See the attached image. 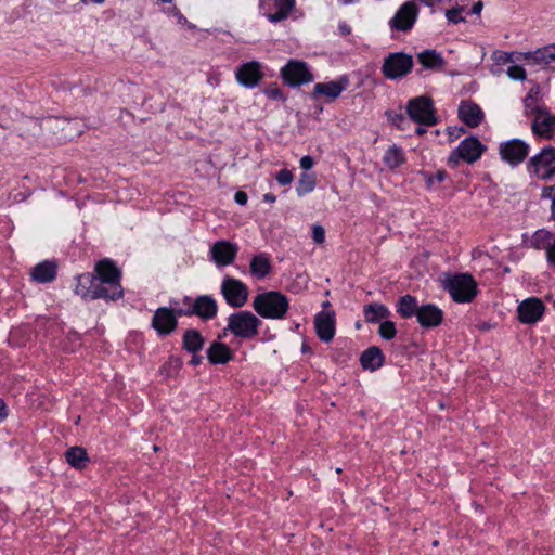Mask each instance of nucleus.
I'll return each instance as SVG.
<instances>
[{
	"instance_id": "nucleus-1",
	"label": "nucleus",
	"mask_w": 555,
	"mask_h": 555,
	"mask_svg": "<svg viewBox=\"0 0 555 555\" xmlns=\"http://www.w3.org/2000/svg\"><path fill=\"white\" fill-rule=\"evenodd\" d=\"M440 282L456 302H469L477 294V283L468 273H443Z\"/></svg>"
},
{
	"instance_id": "nucleus-2",
	"label": "nucleus",
	"mask_w": 555,
	"mask_h": 555,
	"mask_svg": "<svg viewBox=\"0 0 555 555\" xmlns=\"http://www.w3.org/2000/svg\"><path fill=\"white\" fill-rule=\"evenodd\" d=\"M253 308L264 319H282L288 310V299L280 292H266L254 298Z\"/></svg>"
},
{
	"instance_id": "nucleus-3",
	"label": "nucleus",
	"mask_w": 555,
	"mask_h": 555,
	"mask_svg": "<svg viewBox=\"0 0 555 555\" xmlns=\"http://www.w3.org/2000/svg\"><path fill=\"white\" fill-rule=\"evenodd\" d=\"M261 321L249 311H238L228 318L224 331H230L236 337L249 339L258 335Z\"/></svg>"
},
{
	"instance_id": "nucleus-4",
	"label": "nucleus",
	"mask_w": 555,
	"mask_h": 555,
	"mask_svg": "<svg viewBox=\"0 0 555 555\" xmlns=\"http://www.w3.org/2000/svg\"><path fill=\"white\" fill-rule=\"evenodd\" d=\"M406 113L411 120L425 127L435 126L438 122L434 102L426 95L411 99L406 104Z\"/></svg>"
},
{
	"instance_id": "nucleus-5",
	"label": "nucleus",
	"mask_w": 555,
	"mask_h": 555,
	"mask_svg": "<svg viewBox=\"0 0 555 555\" xmlns=\"http://www.w3.org/2000/svg\"><path fill=\"white\" fill-rule=\"evenodd\" d=\"M528 170L540 180H550L555 176V147L546 146L528 162Z\"/></svg>"
},
{
	"instance_id": "nucleus-6",
	"label": "nucleus",
	"mask_w": 555,
	"mask_h": 555,
	"mask_svg": "<svg viewBox=\"0 0 555 555\" xmlns=\"http://www.w3.org/2000/svg\"><path fill=\"white\" fill-rule=\"evenodd\" d=\"M220 292L232 308H241L248 300V287L242 281L228 275L222 280Z\"/></svg>"
},
{
	"instance_id": "nucleus-7",
	"label": "nucleus",
	"mask_w": 555,
	"mask_h": 555,
	"mask_svg": "<svg viewBox=\"0 0 555 555\" xmlns=\"http://www.w3.org/2000/svg\"><path fill=\"white\" fill-rule=\"evenodd\" d=\"M413 57L409 54L396 52L389 54L382 66L384 76L388 79L402 78L411 72Z\"/></svg>"
},
{
	"instance_id": "nucleus-8",
	"label": "nucleus",
	"mask_w": 555,
	"mask_h": 555,
	"mask_svg": "<svg viewBox=\"0 0 555 555\" xmlns=\"http://www.w3.org/2000/svg\"><path fill=\"white\" fill-rule=\"evenodd\" d=\"M418 16V7L413 1L403 3L389 21L391 30L406 33L411 30Z\"/></svg>"
},
{
	"instance_id": "nucleus-9",
	"label": "nucleus",
	"mask_w": 555,
	"mask_h": 555,
	"mask_svg": "<svg viewBox=\"0 0 555 555\" xmlns=\"http://www.w3.org/2000/svg\"><path fill=\"white\" fill-rule=\"evenodd\" d=\"M485 151V146L474 137L463 140L459 147L449 156V163L455 166L461 158L467 163L476 162Z\"/></svg>"
},
{
	"instance_id": "nucleus-10",
	"label": "nucleus",
	"mask_w": 555,
	"mask_h": 555,
	"mask_svg": "<svg viewBox=\"0 0 555 555\" xmlns=\"http://www.w3.org/2000/svg\"><path fill=\"white\" fill-rule=\"evenodd\" d=\"M282 77L292 87H297L312 81L313 75L308 68L306 62L291 60L282 68Z\"/></svg>"
},
{
	"instance_id": "nucleus-11",
	"label": "nucleus",
	"mask_w": 555,
	"mask_h": 555,
	"mask_svg": "<svg viewBox=\"0 0 555 555\" xmlns=\"http://www.w3.org/2000/svg\"><path fill=\"white\" fill-rule=\"evenodd\" d=\"M545 306L540 298L530 297L518 305L519 321L524 324H534L544 314Z\"/></svg>"
},
{
	"instance_id": "nucleus-12",
	"label": "nucleus",
	"mask_w": 555,
	"mask_h": 555,
	"mask_svg": "<svg viewBox=\"0 0 555 555\" xmlns=\"http://www.w3.org/2000/svg\"><path fill=\"white\" fill-rule=\"evenodd\" d=\"M531 129L535 135L551 139L555 133V114H551L546 108L537 107Z\"/></svg>"
},
{
	"instance_id": "nucleus-13",
	"label": "nucleus",
	"mask_w": 555,
	"mask_h": 555,
	"mask_svg": "<svg viewBox=\"0 0 555 555\" xmlns=\"http://www.w3.org/2000/svg\"><path fill=\"white\" fill-rule=\"evenodd\" d=\"M529 145L519 139H513L500 145V155L512 166L521 163L528 155Z\"/></svg>"
},
{
	"instance_id": "nucleus-14",
	"label": "nucleus",
	"mask_w": 555,
	"mask_h": 555,
	"mask_svg": "<svg viewBox=\"0 0 555 555\" xmlns=\"http://www.w3.org/2000/svg\"><path fill=\"white\" fill-rule=\"evenodd\" d=\"M178 326L176 313L171 308H158L152 319V327L158 335L166 336L171 334Z\"/></svg>"
},
{
	"instance_id": "nucleus-15",
	"label": "nucleus",
	"mask_w": 555,
	"mask_h": 555,
	"mask_svg": "<svg viewBox=\"0 0 555 555\" xmlns=\"http://www.w3.org/2000/svg\"><path fill=\"white\" fill-rule=\"evenodd\" d=\"M238 247L229 241H218L210 247V258L218 267H225L235 260Z\"/></svg>"
},
{
	"instance_id": "nucleus-16",
	"label": "nucleus",
	"mask_w": 555,
	"mask_h": 555,
	"mask_svg": "<svg viewBox=\"0 0 555 555\" xmlns=\"http://www.w3.org/2000/svg\"><path fill=\"white\" fill-rule=\"evenodd\" d=\"M295 5V0H261V8L270 22L285 20Z\"/></svg>"
},
{
	"instance_id": "nucleus-17",
	"label": "nucleus",
	"mask_w": 555,
	"mask_h": 555,
	"mask_svg": "<svg viewBox=\"0 0 555 555\" xmlns=\"http://www.w3.org/2000/svg\"><path fill=\"white\" fill-rule=\"evenodd\" d=\"M314 326L319 338L325 343L333 339L335 335V312L321 311L315 315Z\"/></svg>"
},
{
	"instance_id": "nucleus-18",
	"label": "nucleus",
	"mask_w": 555,
	"mask_h": 555,
	"mask_svg": "<svg viewBox=\"0 0 555 555\" xmlns=\"http://www.w3.org/2000/svg\"><path fill=\"white\" fill-rule=\"evenodd\" d=\"M192 309L194 315L203 320H210L217 315L218 305L211 296L201 295L192 300Z\"/></svg>"
},
{
	"instance_id": "nucleus-19",
	"label": "nucleus",
	"mask_w": 555,
	"mask_h": 555,
	"mask_svg": "<svg viewBox=\"0 0 555 555\" xmlns=\"http://www.w3.org/2000/svg\"><path fill=\"white\" fill-rule=\"evenodd\" d=\"M261 76L258 62L243 64L236 72L237 81L247 88L255 87L261 79Z\"/></svg>"
},
{
	"instance_id": "nucleus-20",
	"label": "nucleus",
	"mask_w": 555,
	"mask_h": 555,
	"mask_svg": "<svg viewBox=\"0 0 555 555\" xmlns=\"http://www.w3.org/2000/svg\"><path fill=\"white\" fill-rule=\"evenodd\" d=\"M416 318L423 327H435L442 322L443 313L437 306L427 304L420 307Z\"/></svg>"
},
{
	"instance_id": "nucleus-21",
	"label": "nucleus",
	"mask_w": 555,
	"mask_h": 555,
	"mask_svg": "<svg viewBox=\"0 0 555 555\" xmlns=\"http://www.w3.org/2000/svg\"><path fill=\"white\" fill-rule=\"evenodd\" d=\"M459 117L465 125L475 128L480 125L483 113L477 104L463 102L459 107Z\"/></svg>"
},
{
	"instance_id": "nucleus-22",
	"label": "nucleus",
	"mask_w": 555,
	"mask_h": 555,
	"mask_svg": "<svg viewBox=\"0 0 555 555\" xmlns=\"http://www.w3.org/2000/svg\"><path fill=\"white\" fill-rule=\"evenodd\" d=\"M95 270L101 280V283L107 285L120 284V271L111 260H101L96 264Z\"/></svg>"
},
{
	"instance_id": "nucleus-23",
	"label": "nucleus",
	"mask_w": 555,
	"mask_h": 555,
	"mask_svg": "<svg viewBox=\"0 0 555 555\" xmlns=\"http://www.w3.org/2000/svg\"><path fill=\"white\" fill-rule=\"evenodd\" d=\"M348 81L343 78L339 81H330L317 83L313 89V96L324 95L330 100H335L347 88Z\"/></svg>"
},
{
	"instance_id": "nucleus-24",
	"label": "nucleus",
	"mask_w": 555,
	"mask_h": 555,
	"mask_svg": "<svg viewBox=\"0 0 555 555\" xmlns=\"http://www.w3.org/2000/svg\"><path fill=\"white\" fill-rule=\"evenodd\" d=\"M207 359L212 364H225L233 359V352L225 344L214 341L207 349Z\"/></svg>"
},
{
	"instance_id": "nucleus-25",
	"label": "nucleus",
	"mask_w": 555,
	"mask_h": 555,
	"mask_svg": "<svg viewBox=\"0 0 555 555\" xmlns=\"http://www.w3.org/2000/svg\"><path fill=\"white\" fill-rule=\"evenodd\" d=\"M31 279L38 283H48L56 276V264L52 261H43L31 270Z\"/></svg>"
},
{
	"instance_id": "nucleus-26",
	"label": "nucleus",
	"mask_w": 555,
	"mask_h": 555,
	"mask_svg": "<svg viewBox=\"0 0 555 555\" xmlns=\"http://www.w3.org/2000/svg\"><path fill=\"white\" fill-rule=\"evenodd\" d=\"M384 354L378 347L367 348L360 358L361 365L364 370L375 371L384 364Z\"/></svg>"
},
{
	"instance_id": "nucleus-27",
	"label": "nucleus",
	"mask_w": 555,
	"mask_h": 555,
	"mask_svg": "<svg viewBox=\"0 0 555 555\" xmlns=\"http://www.w3.org/2000/svg\"><path fill=\"white\" fill-rule=\"evenodd\" d=\"M122 296V288L120 284L107 285L100 284L94 286L93 291H91L90 298H108L112 300L118 299Z\"/></svg>"
},
{
	"instance_id": "nucleus-28",
	"label": "nucleus",
	"mask_w": 555,
	"mask_h": 555,
	"mask_svg": "<svg viewBox=\"0 0 555 555\" xmlns=\"http://www.w3.org/2000/svg\"><path fill=\"white\" fill-rule=\"evenodd\" d=\"M67 463L77 469H82L89 462L86 449L81 447H72L65 452Z\"/></svg>"
},
{
	"instance_id": "nucleus-29",
	"label": "nucleus",
	"mask_w": 555,
	"mask_h": 555,
	"mask_svg": "<svg viewBox=\"0 0 555 555\" xmlns=\"http://www.w3.org/2000/svg\"><path fill=\"white\" fill-rule=\"evenodd\" d=\"M204 346V337L194 328L186 330L183 335V348L191 352H198Z\"/></svg>"
},
{
	"instance_id": "nucleus-30",
	"label": "nucleus",
	"mask_w": 555,
	"mask_h": 555,
	"mask_svg": "<svg viewBox=\"0 0 555 555\" xmlns=\"http://www.w3.org/2000/svg\"><path fill=\"white\" fill-rule=\"evenodd\" d=\"M271 271V264L269 258L259 254L256 255L250 261V273L257 279H263Z\"/></svg>"
},
{
	"instance_id": "nucleus-31",
	"label": "nucleus",
	"mask_w": 555,
	"mask_h": 555,
	"mask_svg": "<svg viewBox=\"0 0 555 555\" xmlns=\"http://www.w3.org/2000/svg\"><path fill=\"white\" fill-rule=\"evenodd\" d=\"M418 309L420 307L417 305V300L415 297L411 295H404L400 297L398 301L397 312L402 318H411L413 315L417 317Z\"/></svg>"
},
{
	"instance_id": "nucleus-32",
	"label": "nucleus",
	"mask_w": 555,
	"mask_h": 555,
	"mask_svg": "<svg viewBox=\"0 0 555 555\" xmlns=\"http://www.w3.org/2000/svg\"><path fill=\"white\" fill-rule=\"evenodd\" d=\"M363 313L366 322L375 323L380 319L387 318L390 311L386 306L374 302L366 305L363 309Z\"/></svg>"
},
{
	"instance_id": "nucleus-33",
	"label": "nucleus",
	"mask_w": 555,
	"mask_h": 555,
	"mask_svg": "<svg viewBox=\"0 0 555 555\" xmlns=\"http://www.w3.org/2000/svg\"><path fill=\"white\" fill-rule=\"evenodd\" d=\"M527 57L535 64L548 65L555 62V44L538 49Z\"/></svg>"
},
{
	"instance_id": "nucleus-34",
	"label": "nucleus",
	"mask_w": 555,
	"mask_h": 555,
	"mask_svg": "<svg viewBox=\"0 0 555 555\" xmlns=\"http://www.w3.org/2000/svg\"><path fill=\"white\" fill-rule=\"evenodd\" d=\"M405 160L402 149L397 145L390 146L384 155V163L389 169H395Z\"/></svg>"
},
{
	"instance_id": "nucleus-35",
	"label": "nucleus",
	"mask_w": 555,
	"mask_h": 555,
	"mask_svg": "<svg viewBox=\"0 0 555 555\" xmlns=\"http://www.w3.org/2000/svg\"><path fill=\"white\" fill-rule=\"evenodd\" d=\"M418 61L426 68H441L444 64L441 55L434 50H426L420 53Z\"/></svg>"
},
{
	"instance_id": "nucleus-36",
	"label": "nucleus",
	"mask_w": 555,
	"mask_h": 555,
	"mask_svg": "<svg viewBox=\"0 0 555 555\" xmlns=\"http://www.w3.org/2000/svg\"><path fill=\"white\" fill-rule=\"evenodd\" d=\"M314 186L315 178L310 173H302L297 182L296 191L301 196L311 192Z\"/></svg>"
},
{
	"instance_id": "nucleus-37",
	"label": "nucleus",
	"mask_w": 555,
	"mask_h": 555,
	"mask_svg": "<svg viewBox=\"0 0 555 555\" xmlns=\"http://www.w3.org/2000/svg\"><path fill=\"white\" fill-rule=\"evenodd\" d=\"M93 278L90 274L79 275L77 279L76 294L86 298L90 297L91 292L89 291V286L92 284Z\"/></svg>"
},
{
	"instance_id": "nucleus-38",
	"label": "nucleus",
	"mask_w": 555,
	"mask_h": 555,
	"mask_svg": "<svg viewBox=\"0 0 555 555\" xmlns=\"http://www.w3.org/2000/svg\"><path fill=\"white\" fill-rule=\"evenodd\" d=\"M378 334L384 339H387V340L392 339L396 336V334H397V330H396L395 323L391 322V321H384V322H382L380 325H379V328H378Z\"/></svg>"
},
{
	"instance_id": "nucleus-39",
	"label": "nucleus",
	"mask_w": 555,
	"mask_h": 555,
	"mask_svg": "<svg viewBox=\"0 0 555 555\" xmlns=\"http://www.w3.org/2000/svg\"><path fill=\"white\" fill-rule=\"evenodd\" d=\"M464 11L463 7H456L452 8L450 10H447L446 17L450 23L457 24L460 22H464L465 17L461 15V13Z\"/></svg>"
},
{
	"instance_id": "nucleus-40",
	"label": "nucleus",
	"mask_w": 555,
	"mask_h": 555,
	"mask_svg": "<svg viewBox=\"0 0 555 555\" xmlns=\"http://www.w3.org/2000/svg\"><path fill=\"white\" fill-rule=\"evenodd\" d=\"M541 197L551 199L552 218L555 221V184L551 186H544L541 192Z\"/></svg>"
},
{
	"instance_id": "nucleus-41",
	"label": "nucleus",
	"mask_w": 555,
	"mask_h": 555,
	"mask_svg": "<svg viewBox=\"0 0 555 555\" xmlns=\"http://www.w3.org/2000/svg\"><path fill=\"white\" fill-rule=\"evenodd\" d=\"M507 76L513 80H525L526 70L519 65H512L507 68Z\"/></svg>"
},
{
	"instance_id": "nucleus-42",
	"label": "nucleus",
	"mask_w": 555,
	"mask_h": 555,
	"mask_svg": "<svg viewBox=\"0 0 555 555\" xmlns=\"http://www.w3.org/2000/svg\"><path fill=\"white\" fill-rule=\"evenodd\" d=\"M551 236V233L548 231H545V230H539L534 233L533 237H532V245L538 248V249H541V248H545L542 243L546 240H548Z\"/></svg>"
},
{
	"instance_id": "nucleus-43",
	"label": "nucleus",
	"mask_w": 555,
	"mask_h": 555,
	"mask_svg": "<svg viewBox=\"0 0 555 555\" xmlns=\"http://www.w3.org/2000/svg\"><path fill=\"white\" fill-rule=\"evenodd\" d=\"M388 119L392 125H395L399 129H404L405 124H408V119L402 114L397 113H387Z\"/></svg>"
},
{
	"instance_id": "nucleus-44",
	"label": "nucleus",
	"mask_w": 555,
	"mask_h": 555,
	"mask_svg": "<svg viewBox=\"0 0 555 555\" xmlns=\"http://www.w3.org/2000/svg\"><path fill=\"white\" fill-rule=\"evenodd\" d=\"M184 305H186V308H171L175 313L176 318L179 315H194L193 309H192V299L190 297H184L183 299Z\"/></svg>"
},
{
	"instance_id": "nucleus-45",
	"label": "nucleus",
	"mask_w": 555,
	"mask_h": 555,
	"mask_svg": "<svg viewBox=\"0 0 555 555\" xmlns=\"http://www.w3.org/2000/svg\"><path fill=\"white\" fill-rule=\"evenodd\" d=\"M276 180L282 185H287L293 181V173L287 169H282L276 175Z\"/></svg>"
},
{
	"instance_id": "nucleus-46",
	"label": "nucleus",
	"mask_w": 555,
	"mask_h": 555,
	"mask_svg": "<svg viewBox=\"0 0 555 555\" xmlns=\"http://www.w3.org/2000/svg\"><path fill=\"white\" fill-rule=\"evenodd\" d=\"M312 238L317 244H322L325 240V231L321 225H314L312 229Z\"/></svg>"
},
{
	"instance_id": "nucleus-47",
	"label": "nucleus",
	"mask_w": 555,
	"mask_h": 555,
	"mask_svg": "<svg viewBox=\"0 0 555 555\" xmlns=\"http://www.w3.org/2000/svg\"><path fill=\"white\" fill-rule=\"evenodd\" d=\"M264 93L272 100H284L283 93L278 87H269L264 90Z\"/></svg>"
},
{
	"instance_id": "nucleus-48",
	"label": "nucleus",
	"mask_w": 555,
	"mask_h": 555,
	"mask_svg": "<svg viewBox=\"0 0 555 555\" xmlns=\"http://www.w3.org/2000/svg\"><path fill=\"white\" fill-rule=\"evenodd\" d=\"M545 249L548 263L555 266V241L553 243L547 244V246H545Z\"/></svg>"
},
{
	"instance_id": "nucleus-49",
	"label": "nucleus",
	"mask_w": 555,
	"mask_h": 555,
	"mask_svg": "<svg viewBox=\"0 0 555 555\" xmlns=\"http://www.w3.org/2000/svg\"><path fill=\"white\" fill-rule=\"evenodd\" d=\"M314 160L311 156H304L300 159V167L305 170H309L313 167Z\"/></svg>"
},
{
	"instance_id": "nucleus-50",
	"label": "nucleus",
	"mask_w": 555,
	"mask_h": 555,
	"mask_svg": "<svg viewBox=\"0 0 555 555\" xmlns=\"http://www.w3.org/2000/svg\"><path fill=\"white\" fill-rule=\"evenodd\" d=\"M447 177V173L444 171H438L434 177L428 178L427 183L429 185L434 184L435 181L442 182Z\"/></svg>"
},
{
	"instance_id": "nucleus-51",
	"label": "nucleus",
	"mask_w": 555,
	"mask_h": 555,
	"mask_svg": "<svg viewBox=\"0 0 555 555\" xmlns=\"http://www.w3.org/2000/svg\"><path fill=\"white\" fill-rule=\"evenodd\" d=\"M234 199L238 205H245L247 203L248 196L244 191H237L234 195Z\"/></svg>"
},
{
	"instance_id": "nucleus-52",
	"label": "nucleus",
	"mask_w": 555,
	"mask_h": 555,
	"mask_svg": "<svg viewBox=\"0 0 555 555\" xmlns=\"http://www.w3.org/2000/svg\"><path fill=\"white\" fill-rule=\"evenodd\" d=\"M338 29L343 36H347L351 33L350 26L345 22L339 24Z\"/></svg>"
},
{
	"instance_id": "nucleus-53",
	"label": "nucleus",
	"mask_w": 555,
	"mask_h": 555,
	"mask_svg": "<svg viewBox=\"0 0 555 555\" xmlns=\"http://www.w3.org/2000/svg\"><path fill=\"white\" fill-rule=\"evenodd\" d=\"M8 416L7 406L4 402L0 399V423L5 420Z\"/></svg>"
},
{
	"instance_id": "nucleus-54",
	"label": "nucleus",
	"mask_w": 555,
	"mask_h": 555,
	"mask_svg": "<svg viewBox=\"0 0 555 555\" xmlns=\"http://www.w3.org/2000/svg\"><path fill=\"white\" fill-rule=\"evenodd\" d=\"M482 2L481 1H477L476 3H474L473 8H472V13L473 14H479L482 10Z\"/></svg>"
},
{
	"instance_id": "nucleus-55",
	"label": "nucleus",
	"mask_w": 555,
	"mask_h": 555,
	"mask_svg": "<svg viewBox=\"0 0 555 555\" xmlns=\"http://www.w3.org/2000/svg\"><path fill=\"white\" fill-rule=\"evenodd\" d=\"M201 363H202V357H201V356H196V354L194 353V356L192 357V359H191V361H190V364H192V365H194V366H195V365H198V364H201Z\"/></svg>"
},
{
	"instance_id": "nucleus-56",
	"label": "nucleus",
	"mask_w": 555,
	"mask_h": 555,
	"mask_svg": "<svg viewBox=\"0 0 555 555\" xmlns=\"http://www.w3.org/2000/svg\"><path fill=\"white\" fill-rule=\"evenodd\" d=\"M264 202L274 203L276 197L272 193H267L263 196Z\"/></svg>"
},
{
	"instance_id": "nucleus-57",
	"label": "nucleus",
	"mask_w": 555,
	"mask_h": 555,
	"mask_svg": "<svg viewBox=\"0 0 555 555\" xmlns=\"http://www.w3.org/2000/svg\"><path fill=\"white\" fill-rule=\"evenodd\" d=\"M500 61L503 62V63H506V62H511L512 61V55L507 54V53H504L501 57H500Z\"/></svg>"
},
{
	"instance_id": "nucleus-58",
	"label": "nucleus",
	"mask_w": 555,
	"mask_h": 555,
	"mask_svg": "<svg viewBox=\"0 0 555 555\" xmlns=\"http://www.w3.org/2000/svg\"><path fill=\"white\" fill-rule=\"evenodd\" d=\"M415 132H416L417 135H423L426 132V130L423 128V125H420L416 128Z\"/></svg>"
},
{
	"instance_id": "nucleus-59",
	"label": "nucleus",
	"mask_w": 555,
	"mask_h": 555,
	"mask_svg": "<svg viewBox=\"0 0 555 555\" xmlns=\"http://www.w3.org/2000/svg\"><path fill=\"white\" fill-rule=\"evenodd\" d=\"M180 22H186V18L179 17Z\"/></svg>"
},
{
	"instance_id": "nucleus-60",
	"label": "nucleus",
	"mask_w": 555,
	"mask_h": 555,
	"mask_svg": "<svg viewBox=\"0 0 555 555\" xmlns=\"http://www.w3.org/2000/svg\"><path fill=\"white\" fill-rule=\"evenodd\" d=\"M180 22H186V18L179 17Z\"/></svg>"
},
{
	"instance_id": "nucleus-61",
	"label": "nucleus",
	"mask_w": 555,
	"mask_h": 555,
	"mask_svg": "<svg viewBox=\"0 0 555 555\" xmlns=\"http://www.w3.org/2000/svg\"><path fill=\"white\" fill-rule=\"evenodd\" d=\"M180 22H186V18L179 17Z\"/></svg>"
},
{
	"instance_id": "nucleus-62",
	"label": "nucleus",
	"mask_w": 555,
	"mask_h": 555,
	"mask_svg": "<svg viewBox=\"0 0 555 555\" xmlns=\"http://www.w3.org/2000/svg\"><path fill=\"white\" fill-rule=\"evenodd\" d=\"M328 305H330V302H328V301H326V302H324V304H323V306H324V307H327Z\"/></svg>"
},
{
	"instance_id": "nucleus-63",
	"label": "nucleus",
	"mask_w": 555,
	"mask_h": 555,
	"mask_svg": "<svg viewBox=\"0 0 555 555\" xmlns=\"http://www.w3.org/2000/svg\"><path fill=\"white\" fill-rule=\"evenodd\" d=\"M554 308H555V299H554Z\"/></svg>"
}]
</instances>
